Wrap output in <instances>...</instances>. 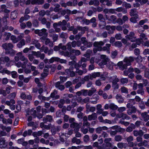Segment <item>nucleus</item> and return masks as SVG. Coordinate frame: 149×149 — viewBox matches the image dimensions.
<instances>
[{
    "instance_id": "obj_1",
    "label": "nucleus",
    "mask_w": 149,
    "mask_h": 149,
    "mask_svg": "<svg viewBox=\"0 0 149 149\" xmlns=\"http://www.w3.org/2000/svg\"><path fill=\"white\" fill-rule=\"evenodd\" d=\"M106 42V40H104L103 42L101 41L95 42L94 44V46L95 47L93 49L94 53H95L97 51H100L103 50L104 51L107 50V53H110L109 48L111 46L110 44H106V46L104 47L103 48L101 47V46H103Z\"/></svg>"
},
{
    "instance_id": "obj_2",
    "label": "nucleus",
    "mask_w": 149,
    "mask_h": 149,
    "mask_svg": "<svg viewBox=\"0 0 149 149\" xmlns=\"http://www.w3.org/2000/svg\"><path fill=\"white\" fill-rule=\"evenodd\" d=\"M125 38L129 40H131L132 42L136 41V43L137 45H139L141 44L143 40H146L147 39L144 34L141 33L140 35L141 39H136L134 36V33L132 32H130L129 35L126 36Z\"/></svg>"
},
{
    "instance_id": "obj_3",
    "label": "nucleus",
    "mask_w": 149,
    "mask_h": 149,
    "mask_svg": "<svg viewBox=\"0 0 149 149\" xmlns=\"http://www.w3.org/2000/svg\"><path fill=\"white\" fill-rule=\"evenodd\" d=\"M134 58L132 56L126 57L124 59L123 61L119 62L118 63V65L120 69L123 70L126 68L127 66L131 65V63L134 60Z\"/></svg>"
},
{
    "instance_id": "obj_4",
    "label": "nucleus",
    "mask_w": 149,
    "mask_h": 149,
    "mask_svg": "<svg viewBox=\"0 0 149 149\" xmlns=\"http://www.w3.org/2000/svg\"><path fill=\"white\" fill-rule=\"evenodd\" d=\"M2 22L3 26H2L0 27V39L2 37V33L5 30H8V26H7V22L6 18H3Z\"/></svg>"
},
{
    "instance_id": "obj_5",
    "label": "nucleus",
    "mask_w": 149,
    "mask_h": 149,
    "mask_svg": "<svg viewBox=\"0 0 149 149\" xmlns=\"http://www.w3.org/2000/svg\"><path fill=\"white\" fill-rule=\"evenodd\" d=\"M69 122L72 123L70 125V127L71 128H74V130L76 131H78L81 125V123L78 124L74 122V118H70L69 119Z\"/></svg>"
},
{
    "instance_id": "obj_6",
    "label": "nucleus",
    "mask_w": 149,
    "mask_h": 149,
    "mask_svg": "<svg viewBox=\"0 0 149 149\" xmlns=\"http://www.w3.org/2000/svg\"><path fill=\"white\" fill-rule=\"evenodd\" d=\"M11 62V61H9V58L8 57L0 58V65L1 64H4L5 62H6L7 63L6 65L8 67L10 65V63Z\"/></svg>"
},
{
    "instance_id": "obj_7",
    "label": "nucleus",
    "mask_w": 149,
    "mask_h": 149,
    "mask_svg": "<svg viewBox=\"0 0 149 149\" xmlns=\"http://www.w3.org/2000/svg\"><path fill=\"white\" fill-rule=\"evenodd\" d=\"M17 55L20 57V59L21 61H24L23 62L24 63V66L26 65L28 62V60L24 56L22 55V53L19 52L17 54Z\"/></svg>"
},
{
    "instance_id": "obj_8",
    "label": "nucleus",
    "mask_w": 149,
    "mask_h": 149,
    "mask_svg": "<svg viewBox=\"0 0 149 149\" xmlns=\"http://www.w3.org/2000/svg\"><path fill=\"white\" fill-rule=\"evenodd\" d=\"M42 41L44 42L45 41V44L46 45L49 44V46L50 47H52L53 44L52 42H51L49 39L46 38L45 37H42L41 38Z\"/></svg>"
},
{
    "instance_id": "obj_9",
    "label": "nucleus",
    "mask_w": 149,
    "mask_h": 149,
    "mask_svg": "<svg viewBox=\"0 0 149 149\" xmlns=\"http://www.w3.org/2000/svg\"><path fill=\"white\" fill-rule=\"evenodd\" d=\"M2 47L6 50L8 51L12 49L13 47V46L11 43H5L3 45Z\"/></svg>"
},
{
    "instance_id": "obj_10",
    "label": "nucleus",
    "mask_w": 149,
    "mask_h": 149,
    "mask_svg": "<svg viewBox=\"0 0 149 149\" xmlns=\"http://www.w3.org/2000/svg\"><path fill=\"white\" fill-rule=\"evenodd\" d=\"M106 29L107 30L109 31L108 33L112 34L113 33L114 30L116 29V26H106Z\"/></svg>"
},
{
    "instance_id": "obj_11",
    "label": "nucleus",
    "mask_w": 149,
    "mask_h": 149,
    "mask_svg": "<svg viewBox=\"0 0 149 149\" xmlns=\"http://www.w3.org/2000/svg\"><path fill=\"white\" fill-rule=\"evenodd\" d=\"M61 22H60L58 23H55L53 24V26L54 28L55 29V31L56 32H58L60 31V29L59 28H58V27L59 26H61Z\"/></svg>"
},
{
    "instance_id": "obj_12",
    "label": "nucleus",
    "mask_w": 149,
    "mask_h": 149,
    "mask_svg": "<svg viewBox=\"0 0 149 149\" xmlns=\"http://www.w3.org/2000/svg\"><path fill=\"white\" fill-rule=\"evenodd\" d=\"M107 128L106 126H103L102 127H100L97 128L96 129V131L97 133L100 134L101 133L102 130H107Z\"/></svg>"
},
{
    "instance_id": "obj_13",
    "label": "nucleus",
    "mask_w": 149,
    "mask_h": 149,
    "mask_svg": "<svg viewBox=\"0 0 149 149\" xmlns=\"http://www.w3.org/2000/svg\"><path fill=\"white\" fill-rule=\"evenodd\" d=\"M133 132L134 135L135 136H141L143 135L144 134V133L141 130L139 131L135 130Z\"/></svg>"
},
{
    "instance_id": "obj_14",
    "label": "nucleus",
    "mask_w": 149,
    "mask_h": 149,
    "mask_svg": "<svg viewBox=\"0 0 149 149\" xmlns=\"http://www.w3.org/2000/svg\"><path fill=\"white\" fill-rule=\"evenodd\" d=\"M97 118V115L96 113H94L91 115H89L88 116V120H95Z\"/></svg>"
},
{
    "instance_id": "obj_15",
    "label": "nucleus",
    "mask_w": 149,
    "mask_h": 149,
    "mask_svg": "<svg viewBox=\"0 0 149 149\" xmlns=\"http://www.w3.org/2000/svg\"><path fill=\"white\" fill-rule=\"evenodd\" d=\"M115 77V79L113 80L112 82L113 87L115 89H116L118 88V85L117 83L118 81L119 80L118 78H116V77Z\"/></svg>"
},
{
    "instance_id": "obj_16",
    "label": "nucleus",
    "mask_w": 149,
    "mask_h": 149,
    "mask_svg": "<svg viewBox=\"0 0 149 149\" xmlns=\"http://www.w3.org/2000/svg\"><path fill=\"white\" fill-rule=\"evenodd\" d=\"M87 60V59L84 58H81L80 61H79L78 64H76L74 65V66L77 68V66L78 67H80L81 66L82 62H85Z\"/></svg>"
},
{
    "instance_id": "obj_17",
    "label": "nucleus",
    "mask_w": 149,
    "mask_h": 149,
    "mask_svg": "<svg viewBox=\"0 0 149 149\" xmlns=\"http://www.w3.org/2000/svg\"><path fill=\"white\" fill-rule=\"evenodd\" d=\"M7 146L5 143V140L3 138H2L0 141V147L4 148Z\"/></svg>"
},
{
    "instance_id": "obj_18",
    "label": "nucleus",
    "mask_w": 149,
    "mask_h": 149,
    "mask_svg": "<svg viewBox=\"0 0 149 149\" xmlns=\"http://www.w3.org/2000/svg\"><path fill=\"white\" fill-rule=\"evenodd\" d=\"M43 0H31V3L32 4H41L44 3Z\"/></svg>"
},
{
    "instance_id": "obj_19",
    "label": "nucleus",
    "mask_w": 149,
    "mask_h": 149,
    "mask_svg": "<svg viewBox=\"0 0 149 149\" xmlns=\"http://www.w3.org/2000/svg\"><path fill=\"white\" fill-rule=\"evenodd\" d=\"M100 73L99 72H94L92 73L90 75V79L92 80L93 78H95L96 77H98L100 76Z\"/></svg>"
},
{
    "instance_id": "obj_20",
    "label": "nucleus",
    "mask_w": 149,
    "mask_h": 149,
    "mask_svg": "<svg viewBox=\"0 0 149 149\" xmlns=\"http://www.w3.org/2000/svg\"><path fill=\"white\" fill-rule=\"evenodd\" d=\"M57 92L56 91L54 90V92L51 94L50 96L54 98L55 99H58L59 96L57 95Z\"/></svg>"
},
{
    "instance_id": "obj_21",
    "label": "nucleus",
    "mask_w": 149,
    "mask_h": 149,
    "mask_svg": "<svg viewBox=\"0 0 149 149\" xmlns=\"http://www.w3.org/2000/svg\"><path fill=\"white\" fill-rule=\"evenodd\" d=\"M89 100V98L88 97H87L83 100H82L81 97H79L78 99V101L82 104L88 102Z\"/></svg>"
},
{
    "instance_id": "obj_22",
    "label": "nucleus",
    "mask_w": 149,
    "mask_h": 149,
    "mask_svg": "<svg viewBox=\"0 0 149 149\" xmlns=\"http://www.w3.org/2000/svg\"><path fill=\"white\" fill-rule=\"evenodd\" d=\"M101 58L103 61V64H106V63L109 61V59L108 57L105 55H102L101 56Z\"/></svg>"
},
{
    "instance_id": "obj_23",
    "label": "nucleus",
    "mask_w": 149,
    "mask_h": 149,
    "mask_svg": "<svg viewBox=\"0 0 149 149\" xmlns=\"http://www.w3.org/2000/svg\"><path fill=\"white\" fill-rule=\"evenodd\" d=\"M32 133V131L31 130H29L27 131H25L23 134V136L26 137L27 136L30 135Z\"/></svg>"
},
{
    "instance_id": "obj_24",
    "label": "nucleus",
    "mask_w": 149,
    "mask_h": 149,
    "mask_svg": "<svg viewBox=\"0 0 149 149\" xmlns=\"http://www.w3.org/2000/svg\"><path fill=\"white\" fill-rule=\"evenodd\" d=\"M141 116L143 118L144 120L146 121L149 119V115L147 114L146 112H145L141 114Z\"/></svg>"
},
{
    "instance_id": "obj_25",
    "label": "nucleus",
    "mask_w": 149,
    "mask_h": 149,
    "mask_svg": "<svg viewBox=\"0 0 149 149\" xmlns=\"http://www.w3.org/2000/svg\"><path fill=\"white\" fill-rule=\"evenodd\" d=\"M84 123L83 126H86L87 127H89L90 125V123L87 122V118L86 116H84L83 118Z\"/></svg>"
},
{
    "instance_id": "obj_26",
    "label": "nucleus",
    "mask_w": 149,
    "mask_h": 149,
    "mask_svg": "<svg viewBox=\"0 0 149 149\" xmlns=\"http://www.w3.org/2000/svg\"><path fill=\"white\" fill-rule=\"evenodd\" d=\"M52 120V117L50 115H47L46 117L44 118L43 121L45 123H46L47 121L51 122Z\"/></svg>"
},
{
    "instance_id": "obj_27",
    "label": "nucleus",
    "mask_w": 149,
    "mask_h": 149,
    "mask_svg": "<svg viewBox=\"0 0 149 149\" xmlns=\"http://www.w3.org/2000/svg\"><path fill=\"white\" fill-rule=\"evenodd\" d=\"M134 17H132L130 19V21L131 22L135 23L138 21L139 17L138 15L134 16Z\"/></svg>"
},
{
    "instance_id": "obj_28",
    "label": "nucleus",
    "mask_w": 149,
    "mask_h": 149,
    "mask_svg": "<svg viewBox=\"0 0 149 149\" xmlns=\"http://www.w3.org/2000/svg\"><path fill=\"white\" fill-rule=\"evenodd\" d=\"M111 140V138L106 139L104 140V142L106 143L108 147H111L112 146L111 144L109 142Z\"/></svg>"
},
{
    "instance_id": "obj_29",
    "label": "nucleus",
    "mask_w": 149,
    "mask_h": 149,
    "mask_svg": "<svg viewBox=\"0 0 149 149\" xmlns=\"http://www.w3.org/2000/svg\"><path fill=\"white\" fill-rule=\"evenodd\" d=\"M86 108L87 110V111L86 112V113H88V111H91L93 112L95 111V107H89L88 105H87L86 106Z\"/></svg>"
},
{
    "instance_id": "obj_30",
    "label": "nucleus",
    "mask_w": 149,
    "mask_h": 149,
    "mask_svg": "<svg viewBox=\"0 0 149 149\" xmlns=\"http://www.w3.org/2000/svg\"><path fill=\"white\" fill-rule=\"evenodd\" d=\"M25 45V42L24 40L22 39L18 44L17 45V47L19 48H21L23 46Z\"/></svg>"
},
{
    "instance_id": "obj_31",
    "label": "nucleus",
    "mask_w": 149,
    "mask_h": 149,
    "mask_svg": "<svg viewBox=\"0 0 149 149\" xmlns=\"http://www.w3.org/2000/svg\"><path fill=\"white\" fill-rule=\"evenodd\" d=\"M11 40L13 43H15L19 41V39L17 38L14 35H12L10 36Z\"/></svg>"
},
{
    "instance_id": "obj_32",
    "label": "nucleus",
    "mask_w": 149,
    "mask_h": 149,
    "mask_svg": "<svg viewBox=\"0 0 149 149\" xmlns=\"http://www.w3.org/2000/svg\"><path fill=\"white\" fill-rule=\"evenodd\" d=\"M116 98L119 103H122L123 102V99L121 96L119 95H117L116 96Z\"/></svg>"
},
{
    "instance_id": "obj_33",
    "label": "nucleus",
    "mask_w": 149,
    "mask_h": 149,
    "mask_svg": "<svg viewBox=\"0 0 149 149\" xmlns=\"http://www.w3.org/2000/svg\"><path fill=\"white\" fill-rule=\"evenodd\" d=\"M42 132L41 131H38L37 132H34L32 134V135L35 137L40 136L42 135Z\"/></svg>"
},
{
    "instance_id": "obj_34",
    "label": "nucleus",
    "mask_w": 149,
    "mask_h": 149,
    "mask_svg": "<svg viewBox=\"0 0 149 149\" xmlns=\"http://www.w3.org/2000/svg\"><path fill=\"white\" fill-rule=\"evenodd\" d=\"M24 63H22L21 62L19 61L17 63H15V65L17 67L19 68L20 67H22V68H25L26 66V65H25L24 66Z\"/></svg>"
},
{
    "instance_id": "obj_35",
    "label": "nucleus",
    "mask_w": 149,
    "mask_h": 149,
    "mask_svg": "<svg viewBox=\"0 0 149 149\" xmlns=\"http://www.w3.org/2000/svg\"><path fill=\"white\" fill-rule=\"evenodd\" d=\"M99 59L97 57L92 58L90 60V62L91 63L93 64L94 62L98 63L99 61Z\"/></svg>"
},
{
    "instance_id": "obj_36",
    "label": "nucleus",
    "mask_w": 149,
    "mask_h": 149,
    "mask_svg": "<svg viewBox=\"0 0 149 149\" xmlns=\"http://www.w3.org/2000/svg\"><path fill=\"white\" fill-rule=\"evenodd\" d=\"M11 36V33H7L6 32H5L3 33V36L5 37H6L5 38V40H8L10 36Z\"/></svg>"
},
{
    "instance_id": "obj_37",
    "label": "nucleus",
    "mask_w": 149,
    "mask_h": 149,
    "mask_svg": "<svg viewBox=\"0 0 149 149\" xmlns=\"http://www.w3.org/2000/svg\"><path fill=\"white\" fill-rule=\"evenodd\" d=\"M5 103L8 106H10L11 104H14L15 103V101L14 100L12 99L9 101H7L5 102Z\"/></svg>"
},
{
    "instance_id": "obj_38",
    "label": "nucleus",
    "mask_w": 149,
    "mask_h": 149,
    "mask_svg": "<svg viewBox=\"0 0 149 149\" xmlns=\"http://www.w3.org/2000/svg\"><path fill=\"white\" fill-rule=\"evenodd\" d=\"M33 44L35 45L36 47L39 49L40 48L41 45L38 42L37 40H34V41H33Z\"/></svg>"
},
{
    "instance_id": "obj_39",
    "label": "nucleus",
    "mask_w": 149,
    "mask_h": 149,
    "mask_svg": "<svg viewBox=\"0 0 149 149\" xmlns=\"http://www.w3.org/2000/svg\"><path fill=\"white\" fill-rule=\"evenodd\" d=\"M117 117L118 118H122L124 119H126L127 120H129L130 119V118L127 116L126 114L123 113L120 114V116H117Z\"/></svg>"
},
{
    "instance_id": "obj_40",
    "label": "nucleus",
    "mask_w": 149,
    "mask_h": 149,
    "mask_svg": "<svg viewBox=\"0 0 149 149\" xmlns=\"http://www.w3.org/2000/svg\"><path fill=\"white\" fill-rule=\"evenodd\" d=\"M17 16V13L16 11L12 12L11 13V17L12 19H15L16 18Z\"/></svg>"
},
{
    "instance_id": "obj_41",
    "label": "nucleus",
    "mask_w": 149,
    "mask_h": 149,
    "mask_svg": "<svg viewBox=\"0 0 149 149\" xmlns=\"http://www.w3.org/2000/svg\"><path fill=\"white\" fill-rule=\"evenodd\" d=\"M133 72V69L132 68H130L128 70H125L124 71V74L125 75H127L128 74Z\"/></svg>"
},
{
    "instance_id": "obj_42",
    "label": "nucleus",
    "mask_w": 149,
    "mask_h": 149,
    "mask_svg": "<svg viewBox=\"0 0 149 149\" xmlns=\"http://www.w3.org/2000/svg\"><path fill=\"white\" fill-rule=\"evenodd\" d=\"M109 108L112 110H116L117 109L118 107L114 104L112 103L109 105Z\"/></svg>"
},
{
    "instance_id": "obj_43",
    "label": "nucleus",
    "mask_w": 149,
    "mask_h": 149,
    "mask_svg": "<svg viewBox=\"0 0 149 149\" xmlns=\"http://www.w3.org/2000/svg\"><path fill=\"white\" fill-rule=\"evenodd\" d=\"M113 45H114L115 47H119L122 46V44L121 42L118 41L115 42Z\"/></svg>"
},
{
    "instance_id": "obj_44",
    "label": "nucleus",
    "mask_w": 149,
    "mask_h": 149,
    "mask_svg": "<svg viewBox=\"0 0 149 149\" xmlns=\"http://www.w3.org/2000/svg\"><path fill=\"white\" fill-rule=\"evenodd\" d=\"M59 59V58L57 57H52L49 60V62L51 63H53L54 61H57Z\"/></svg>"
},
{
    "instance_id": "obj_45",
    "label": "nucleus",
    "mask_w": 149,
    "mask_h": 149,
    "mask_svg": "<svg viewBox=\"0 0 149 149\" xmlns=\"http://www.w3.org/2000/svg\"><path fill=\"white\" fill-rule=\"evenodd\" d=\"M41 52H44L45 53H47L48 50V48L44 46H42L40 50Z\"/></svg>"
},
{
    "instance_id": "obj_46",
    "label": "nucleus",
    "mask_w": 149,
    "mask_h": 149,
    "mask_svg": "<svg viewBox=\"0 0 149 149\" xmlns=\"http://www.w3.org/2000/svg\"><path fill=\"white\" fill-rule=\"evenodd\" d=\"M41 52H44L45 53H47L48 50V48L44 46H42L40 50Z\"/></svg>"
},
{
    "instance_id": "obj_47",
    "label": "nucleus",
    "mask_w": 149,
    "mask_h": 149,
    "mask_svg": "<svg viewBox=\"0 0 149 149\" xmlns=\"http://www.w3.org/2000/svg\"><path fill=\"white\" fill-rule=\"evenodd\" d=\"M123 5L125 6L126 8H129L131 7V6L130 3H127L126 2L123 3Z\"/></svg>"
},
{
    "instance_id": "obj_48",
    "label": "nucleus",
    "mask_w": 149,
    "mask_h": 149,
    "mask_svg": "<svg viewBox=\"0 0 149 149\" xmlns=\"http://www.w3.org/2000/svg\"><path fill=\"white\" fill-rule=\"evenodd\" d=\"M66 134H62L60 135V140L62 142H63L64 141V139H66L67 137L66 135Z\"/></svg>"
},
{
    "instance_id": "obj_49",
    "label": "nucleus",
    "mask_w": 149,
    "mask_h": 149,
    "mask_svg": "<svg viewBox=\"0 0 149 149\" xmlns=\"http://www.w3.org/2000/svg\"><path fill=\"white\" fill-rule=\"evenodd\" d=\"M32 53L33 55L36 56L37 58L39 57L40 55V52H36L34 51H32Z\"/></svg>"
},
{
    "instance_id": "obj_50",
    "label": "nucleus",
    "mask_w": 149,
    "mask_h": 149,
    "mask_svg": "<svg viewBox=\"0 0 149 149\" xmlns=\"http://www.w3.org/2000/svg\"><path fill=\"white\" fill-rule=\"evenodd\" d=\"M97 113L100 114H102V116H105L107 115L108 113L107 111H102V112H99V111H97Z\"/></svg>"
},
{
    "instance_id": "obj_51",
    "label": "nucleus",
    "mask_w": 149,
    "mask_h": 149,
    "mask_svg": "<svg viewBox=\"0 0 149 149\" xmlns=\"http://www.w3.org/2000/svg\"><path fill=\"white\" fill-rule=\"evenodd\" d=\"M130 13L131 16H134L138 15L136 12L133 9L131 10Z\"/></svg>"
},
{
    "instance_id": "obj_52",
    "label": "nucleus",
    "mask_w": 149,
    "mask_h": 149,
    "mask_svg": "<svg viewBox=\"0 0 149 149\" xmlns=\"http://www.w3.org/2000/svg\"><path fill=\"white\" fill-rule=\"evenodd\" d=\"M43 31H45V30L44 29H42V30H36L35 31V33L37 34H38L39 36H41L42 34H41V32H42Z\"/></svg>"
},
{
    "instance_id": "obj_53",
    "label": "nucleus",
    "mask_w": 149,
    "mask_h": 149,
    "mask_svg": "<svg viewBox=\"0 0 149 149\" xmlns=\"http://www.w3.org/2000/svg\"><path fill=\"white\" fill-rule=\"evenodd\" d=\"M84 126H83L81 128V132H83L84 134H85L88 132V130L87 128L84 129Z\"/></svg>"
},
{
    "instance_id": "obj_54",
    "label": "nucleus",
    "mask_w": 149,
    "mask_h": 149,
    "mask_svg": "<svg viewBox=\"0 0 149 149\" xmlns=\"http://www.w3.org/2000/svg\"><path fill=\"white\" fill-rule=\"evenodd\" d=\"M75 67L76 68V67ZM78 68L77 66V67L76 68ZM86 71L85 70V71H84V72H83L81 70H78L77 69V70H76V72L79 75H82L83 73H86Z\"/></svg>"
},
{
    "instance_id": "obj_55",
    "label": "nucleus",
    "mask_w": 149,
    "mask_h": 149,
    "mask_svg": "<svg viewBox=\"0 0 149 149\" xmlns=\"http://www.w3.org/2000/svg\"><path fill=\"white\" fill-rule=\"evenodd\" d=\"M16 95V93H13L9 95L8 96V99L14 98Z\"/></svg>"
},
{
    "instance_id": "obj_56",
    "label": "nucleus",
    "mask_w": 149,
    "mask_h": 149,
    "mask_svg": "<svg viewBox=\"0 0 149 149\" xmlns=\"http://www.w3.org/2000/svg\"><path fill=\"white\" fill-rule=\"evenodd\" d=\"M20 97L22 99L24 100L26 99V95L24 93L22 92L20 93Z\"/></svg>"
},
{
    "instance_id": "obj_57",
    "label": "nucleus",
    "mask_w": 149,
    "mask_h": 149,
    "mask_svg": "<svg viewBox=\"0 0 149 149\" xmlns=\"http://www.w3.org/2000/svg\"><path fill=\"white\" fill-rule=\"evenodd\" d=\"M122 138L121 136L120 135H117L115 137V140L117 141H119L121 140Z\"/></svg>"
},
{
    "instance_id": "obj_58",
    "label": "nucleus",
    "mask_w": 149,
    "mask_h": 149,
    "mask_svg": "<svg viewBox=\"0 0 149 149\" xmlns=\"http://www.w3.org/2000/svg\"><path fill=\"white\" fill-rule=\"evenodd\" d=\"M115 38L117 40H120L122 38L121 34L120 33L116 34L115 36Z\"/></svg>"
},
{
    "instance_id": "obj_59",
    "label": "nucleus",
    "mask_w": 149,
    "mask_h": 149,
    "mask_svg": "<svg viewBox=\"0 0 149 149\" xmlns=\"http://www.w3.org/2000/svg\"><path fill=\"white\" fill-rule=\"evenodd\" d=\"M0 72L2 74L6 73L8 74H10V71L5 69L0 71Z\"/></svg>"
},
{
    "instance_id": "obj_60",
    "label": "nucleus",
    "mask_w": 149,
    "mask_h": 149,
    "mask_svg": "<svg viewBox=\"0 0 149 149\" xmlns=\"http://www.w3.org/2000/svg\"><path fill=\"white\" fill-rule=\"evenodd\" d=\"M82 94L84 96H86L88 95V91L87 90H82Z\"/></svg>"
},
{
    "instance_id": "obj_61",
    "label": "nucleus",
    "mask_w": 149,
    "mask_h": 149,
    "mask_svg": "<svg viewBox=\"0 0 149 149\" xmlns=\"http://www.w3.org/2000/svg\"><path fill=\"white\" fill-rule=\"evenodd\" d=\"M72 52L74 53L76 55H78L80 54V52L79 50H73L72 51Z\"/></svg>"
},
{
    "instance_id": "obj_62",
    "label": "nucleus",
    "mask_w": 149,
    "mask_h": 149,
    "mask_svg": "<svg viewBox=\"0 0 149 149\" xmlns=\"http://www.w3.org/2000/svg\"><path fill=\"white\" fill-rule=\"evenodd\" d=\"M6 8V6L4 5H3L1 6V8L3 10L6 12H9V11L7 10Z\"/></svg>"
},
{
    "instance_id": "obj_63",
    "label": "nucleus",
    "mask_w": 149,
    "mask_h": 149,
    "mask_svg": "<svg viewBox=\"0 0 149 149\" xmlns=\"http://www.w3.org/2000/svg\"><path fill=\"white\" fill-rule=\"evenodd\" d=\"M89 140V136L88 135H86L84 136V141L85 142H87Z\"/></svg>"
},
{
    "instance_id": "obj_64",
    "label": "nucleus",
    "mask_w": 149,
    "mask_h": 149,
    "mask_svg": "<svg viewBox=\"0 0 149 149\" xmlns=\"http://www.w3.org/2000/svg\"><path fill=\"white\" fill-rule=\"evenodd\" d=\"M126 110V108L125 107H122L119 108L118 109V111L120 112H122L125 111Z\"/></svg>"
}]
</instances>
